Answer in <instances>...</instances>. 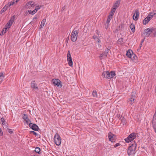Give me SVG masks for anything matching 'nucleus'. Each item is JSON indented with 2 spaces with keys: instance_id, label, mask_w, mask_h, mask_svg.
<instances>
[{
  "instance_id": "obj_2",
  "label": "nucleus",
  "mask_w": 156,
  "mask_h": 156,
  "mask_svg": "<svg viewBox=\"0 0 156 156\" xmlns=\"http://www.w3.org/2000/svg\"><path fill=\"white\" fill-rule=\"evenodd\" d=\"M115 75V73L114 71H111L110 73L108 71H104L103 72L102 76L104 78L107 79H111Z\"/></svg>"
},
{
  "instance_id": "obj_25",
  "label": "nucleus",
  "mask_w": 156,
  "mask_h": 156,
  "mask_svg": "<svg viewBox=\"0 0 156 156\" xmlns=\"http://www.w3.org/2000/svg\"><path fill=\"white\" fill-rule=\"evenodd\" d=\"M131 57L130 58L132 60L137 59V57L136 55L133 53L131 55Z\"/></svg>"
},
{
  "instance_id": "obj_34",
  "label": "nucleus",
  "mask_w": 156,
  "mask_h": 156,
  "mask_svg": "<svg viewBox=\"0 0 156 156\" xmlns=\"http://www.w3.org/2000/svg\"><path fill=\"white\" fill-rule=\"evenodd\" d=\"M42 7V6H41V5H40V6L37 5L36 7L34 10L35 11H36V12H37V10L38 9H40Z\"/></svg>"
},
{
  "instance_id": "obj_22",
  "label": "nucleus",
  "mask_w": 156,
  "mask_h": 156,
  "mask_svg": "<svg viewBox=\"0 0 156 156\" xmlns=\"http://www.w3.org/2000/svg\"><path fill=\"white\" fill-rule=\"evenodd\" d=\"M130 28L131 29L132 32L134 33L135 31V27L134 24L133 23H131L130 26Z\"/></svg>"
},
{
  "instance_id": "obj_9",
  "label": "nucleus",
  "mask_w": 156,
  "mask_h": 156,
  "mask_svg": "<svg viewBox=\"0 0 156 156\" xmlns=\"http://www.w3.org/2000/svg\"><path fill=\"white\" fill-rule=\"evenodd\" d=\"M52 82L55 86H57L58 87L60 86V87L62 86V82L59 80L54 79L52 80Z\"/></svg>"
},
{
  "instance_id": "obj_48",
  "label": "nucleus",
  "mask_w": 156,
  "mask_h": 156,
  "mask_svg": "<svg viewBox=\"0 0 156 156\" xmlns=\"http://www.w3.org/2000/svg\"><path fill=\"white\" fill-rule=\"evenodd\" d=\"M145 36L144 37V38L142 40V41H141V45H142V43L144 42V40H145Z\"/></svg>"
},
{
  "instance_id": "obj_45",
  "label": "nucleus",
  "mask_w": 156,
  "mask_h": 156,
  "mask_svg": "<svg viewBox=\"0 0 156 156\" xmlns=\"http://www.w3.org/2000/svg\"><path fill=\"white\" fill-rule=\"evenodd\" d=\"M3 135V132L2 131L1 129V128H0V136H2Z\"/></svg>"
},
{
  "instance_id": "obj_42",
  "label": "nucleus",
  "mask_w": 156,
  "mask_h": 156,
  "mask_svg": "<svg viewBox=\"0 0 156 156\" xmlns=\"http://www.w3.org/2000/svg\"><path fill=\"white\" fill-rule=\"evenodd\" d=\"M5 6V7L7 9L9 8L10 6V5H9V3H8Z\"/></svg>"
},
{
  "instance_id": "obj_26",
  "label": "nucleus",
  "mask_w": 156,
  "mask_h": 156,
  "mask_svg": "<svg viewBox=\"0 0 156 156\" xmlns=\"http://www.w3.org/2000/svg\"><path fill=\"white\" fill-rule=\"evenodd\" d=\"M5 76L2 73H0V82H2Z\"/></svg>"
},
{
  "instance_id": "obj_11",
  "label": "nucleus",
  "mask_w": 156,
  "mask_h": 156,
  "mask_svg": "<svg viewBox=\"0 0 156 156\" xmlns=\"http://www.w3.org/2000/svg\"><path fill=\"white\" fill-rule=\"evenodd\" d=\"M153 32V28H148L144 30L145 37H148Z\"/></svg>"
},
{
  "instance_id": "obj_50",
  "label": "nucleus",
  "mask_w": 156,
  "mask_h": 156,
  "mask_svg": "<svg viewBox=\"0 0 156 156\" xmlns=\"http://www.w3.org/2000/svg\"><path fill=\"white\" fill-rule=\"evenodd\" d=\"M93 39H96L97 38H98L96 36L94 35L93 37Z\"/></svg>"
},
{
  "instance_id": "obj_3",
  "label": "nucleus",
  "mask_w": 156,
  "mask_h": 156,
  "mask_svg": "<svg viewBox=\"0 0 156 156\" xmlns=\"http://www.w3.org/2000/svg\"><path fill=\"white\" fill-rule=\"evenodd\" d=\"M79 33L78 30H77L76 27H75L71 34V39L73 42L75 41L77 39L78 34Z\"/></svg>"
},
{
  "instance_id": "obj_39",
  "label": "nucleus",
  "mask_w": 156,
  "mask_h": 156,
  "mask_svg": "<svg viewBox=\"0 0 156 156\" xmlns=\"http://www.w3.org/2000/svg\"><path fill=\"white\" fill-rule=\"evenodd\" d=\"M24 120L26 121V122L27 124H28L29 122H31L30 121L28 118H27V119Z\"/></svg>"
},
{
  "instance_id": "obj_52",
  "label": "nucleus",
  "mask_w": 156,
  "mask_h": 156,
  "mask_svg": "<svg viewBox=\"0 0 156 156\" xmlns=\"http://www.w3.org/2000/svg\"><path fill=\"white\" fill-rule=\"evenodd\" d=\"M98 43H100V42H101V41H100V40L99 39H98Z\"/></svg>"
},
{
  "instance_id": "obj_27",
  "label": "nucleus",
  "mask_w": 156,
  "mask_h": 156,
  "mask_svg": "<svg viewBox=\"0 0 156 156\" xmlns=\"http://www.w3.org/2000/svg\"><path fill=\"white\" fill-rule=\"evenodd\" d=\"M152 33L153 34V36L151 34V37H154L156 36V29L153 28V32Z\"/></svg>"
},
{
  "instance_id": "obj_30",
  "label": "nucleus",
  "mask_w": 156,
  "mask_h": 156,
  "mask_svg": "<svg viewBox=\"0 0 156 156\" xmlns=\"http://www.w3.org/2000/svg\"><path fill=\"white\" fill-rule=\"evenodd\" d=\"M123 38H120L117 41V43L119 44H121L123 42Z\"/></svg>"
},
{
  "instance_id": "obj_6",
  "label": "nucleus",
  "mask_w": 156,
  "mask_h": 156,
  "mask_svg": "<svg viewBox=\"0 0 156 156\" xmlns=\"http://www.w3.org/2000/svg\"><path fill=\"white\" fill-rule=\"evenodd\" d=\"M54 141L57 146L59 145L61 143V138L58 133H56L54 138Z\"/></svg>"
},
{
  "instance_id": "obj_31",
  "label": "nucleus",
  "mask_w": 156,
  "mask_h": 156,
  "mask_svg": "<svg viewBox=\"0 0 156 156\" xmlns=\"http://www.w3.org/2000/svg\"><path fill=\"white\" fill-rule=\"evenodd\" d=\"M112 18V16H109V15H108V18L106 21V23L107 24H108Z\"/></svg>"
},
{
  "instance_id": "obj_13",
  "label": "nucleus",
  "mask_w": 156,
  "mask_h": 156,
  "mask_svg": "<svg viewBox=\"0 0 156 156\" xmlns=\"http://www.w3.org/2000/svg\"><path fill=\"white\" fill-rule=\"evenodd\" d=\"M109 51V49H108V48H106L105 49V51L100 55V58L101 59L104 56L105 57H107L108 55V53Z\"/></svg>"
},
{
  "instance_id": "obj_58",
  "label": "nucleus",
  "mask_w": 156,
  "mask_h": 156,
  "mask_svg": "<svg viewBox=\"0 0 156 156\" xmlns=\"http://www.w3.org/2000/svg\"><path fill=\"white\" fill-rule=\"evenodd\" d=\"M156 14V13H154L153 15V16L154 15H155Z\"/></svg>"
},
{
  "instance_id": "obj_18",
  "label": "nucleus",
  "mask_w": 156,
  "mask_h": 156,
  "mask_svg": "<svg viewBox=\"0 0 156 156\" xmlns=\"http://www.w3.org/2000/svg\"><path fill=\"white\" fill-rule=\"evenodd\" d=\"M116 10V8H112L111 9L109 14V16H112L114 15Z\"/></svg>"
},
{
  "instance_id": "obj_14",
  "label": "nucleus",
  "mask_w": 156,
  "mask_h": 156,
  "mask_svg": "<svg viewBox=\"0 0 156 156\" xmlns=\"http://www.w3.org/2000/svg\"><path fill=\"white\" fill-rule=\"evenodd\" d=\"M139 15V14L138 9H136L135 13L133 15V19L135 21L137 20L138 19Z\"/></svg>"
},
{
  "instance_id": "obj_53",
  "label": "nucleus",
  "mask_w": 156,
  "mask_h": 156,
  "mask_svg": "<svg viewBox=\"0 0 156 156\" xmlns=\"http://www.w3.org/2000/svg\"><path fill=\"white\" fill-rule=\"evenodd\" d=\"M108 24H107V26H106V28L107 29V28H108Z\"/></svg>"
},
{
  "instance_id": "obj_7",
  "label": "nucleus",
  "mask_w": 156,
  "mask_h": 156,
  "mask_svg": "<svg viewBox=\"0 0 156 156\" xmlns=\"http://www.w3.org/2000/svg\"><path fill=\"white\" fill-rule=\"evenodd\" d=\"M15 18V15H14L11 18L9 21L5 25V30H7L11 26L12 24L14 21Z\"/></svg>"
},
{
  "instance_id": "obj_15",
  "label": "nucleus",
  "mask_w": 156,
  "mask_h": 156,
  "mask_svg": "<svg viewBox=\"0 0 156 156\" xmlns=\"http://www.w3.org/2000/svg\"><path fill=\"white\" fill-rule=\"evenodd\" d=\"M152 122L153 128L154 129V132L156 133V117L154 118L153 117Z\"/></svg>"
},
{
  "instance_id": "obj_49",
  "label": "nucleus",
  "mask_w": 156,
  "mask_h": 156,
  "mask_svg": "<svg viewBox=\"0 0 156 156\" xmlns=\"http://www.w3.org/2000/svg\"><path fill=\"white\" fill-rule=\"evenodd\" d=\"M9 5H10V6H11V5H13L14 4V2H9Z\"/></svg>"
},
{
  "instance_id": "obj_33",
  "label": "nucleus",
  "mask_w": 156,
  "mask_h": 156,
  "mask_svg": "<svg viewBox=\"0 0 156 156\" xmlns=\"http://www.w3.org/2000/svg\"><path fill=\"white\" fill-rule=\"evenodd\" d=\"M7 9L6 8V7L4 6V7L2 9L1 11V13L2 14V13L5 12Z\"/></svg>"
},
{
  "instance_id": "obj_23",
  "label": "nucleus",
  "mask_w": 156,
  "mask_h": 156,
  "mask_svg": "<svg viewBox=\"0 0 156 156\" xmlns=\"http://www.w3.org/2000/svg\"><path fill=\"white\" fill-rule=\"evenodd\" d=\"M121 123L122 124L124 125H126L127 123L126 120L125 118L124 117H122V118L121 119Z\"/></svg>"
},
{
  "instance_id": "obj_56",
  "label": "nucleus",
  "mask_w": 156,
  "mask_h": 156,
  "mask_svg": "<svg viewBox=\"0 0 156 156\" xmlns=\"http://www.w3.org/2000/svg\"><path fill=\"white\" fill-rule=\"evenodd\" d=\"M141 46H142V45H141V42H140V48L141 47Z\"/></svg>"
},
{
  "instance_id": "obj_19",
  "label": "nucleus",
  "mask_w": 156,
  "mask_h": 156,
  "mask_svg": "<svg viewBox=\"0 0 156 156\" xmlns=\"http://www.w3.org/2000/svg\"><path fill=\"white\" fill-rule=\"evenodd\" d=\"M120 3V0H118L116 1L115 3H114V5H113L114 8H116V9L117 8L119 7V4Z\"/></svg>"
},
{
  "instance_id": "obj_57",
  "label": "nucleus",
  "mask_w": 156,
  "mask_h": 156,
  "mask_svg": "<svg viewBox=\"0 0 156 156\" xmlns=\"http://www.w3.org/2000/svg\"><path fill=\"white\" fill-rule=\"evenodd\" d=\"M16 0H13V2H14V3L16 2Z\"/></svg>"
},
{
  "instance_id": "obj_16",
  "label": "nucleus",
  "mask_w": 156,
  "mask_h": 156,
  "mask_svg": "<svg viewBox=\"0 0 156 156\" xmlns=\"http://www.w3.org/2000/svg\"><path fill=\"white\" fill-rule=\"evenodd\" d=\"M30 85L31 87L33 90L35 89H38V87L37 86V84L35 81L31 82Z\"/></svg>"
},
{
  "instance_id": "obj_12",
  "label": "nucleus",
  "mask_w": 156,
  "mask_h": 156,
  "mask_svg": "<svg viewBox=\"0 0 156 156\" xmlns=\"http://www.w3.org/2000/svg\"><path fill=\"white\" fill-rule=\"evenodd\" d=\"M115 136L111 132H109L108 133V137L109 140L112 142L115 141Z\"/></svg>"
},
{
  "instance_id": "obj_38",
  "label": "nucleus",
  "mask_w": 156,
  "mask_h": 156,
  "mask_svg": "<svg viewBox=\"0 0 156 156\" xmlns=\"http://www.w3.org/2000/svg\"><path fill=\"white\" fill-rule=\"evenodd\" d=\"M33 1H30V2H28L26 5V6H28L29 5H30L31 3H33Z\"/></svg>"
},
{
  "instance_id": "obj_29",
  "label": "nucleus",
  "mask_w": 156,
  "mask_h": 156,
  "mask_svg": "<svg viewBox=\"0 0 156 156\" xmlns=\"http://www.w3.org/2000/svg\"><path fill=\"white\" fill-rule=\"evenodd\" d=\"M6 30H5V27L2 30L1 32L0 33V35L1 36L3 35L6 32Z\"/></svg>"
},
{
  "instance_id": "obj_4",
  "label": "nucleus",
  "mask_w": 156,
  "mask_h": 156,
  "mask_svg": "<svg viewBox=\"0 0 156 156\" xmlns=\"http://www.w3.org/2000/svg\"><path fill=\"white\" fill-rule=\"evenodd\" d=\"M135 97V93L133 92L131 93L129 98L127 100V103L130 105H132L134 102Z\"/></svg>"
},
{
  "instance_id": "obj_32",
  "label": "nucleus",
  "mask_w": 156,
  "mask_h": 156,
  "mask_svg": "<svg viewBox=\"0 0 156 156\" xmlns=\"http://www.w3.org/2000/svg\"><path fill=\"white\" fill-rule=\"evenodd\" d=\"M28 12L30 14L32 15L34 14L36 12V11H35L34 10L33 11H31V10H28Z\"/></svg>"
},
{
  "instance_id": "obj_10",
  "label": "nucleus",
  "mask_w": 156,
  "mask_h": 156,
  "mask_svg": "<svg viewBox=\"0 0 156 156\" xmlns=\"http://www.w3.org/2000/svg\"><path fill=\"white\" fill-rule=\"evenodd\" d=\"M29 126L30 128L34 131H38L40 130L38 126L35 124L30 123L29 124Z\"/></svg>"
},
{
  "instance_id": "obj_5",
  "label": "nucleus",
  "mask_w": 156,
  "mask_h": 156,
  "mask_svg": "<svg viewBox=\"0 0 156 156\" xmlns=\"http://www.w3.org/2000/svg\"><path fill=\"white\" fill-rule=\"evenodd\" d=\"M136 137V133H133L129 135L125 139L126 143H128L133 140Z\"/></svg>"
},
{
  "instance_id": "obj_36",
  "label": "nucleus",
  "mask_w": 156,
  "mask_h": 156,
  "mask_svg": "<svg viewBox=\"0 0 156 156\" xmlns=\"http://www.w3.org/2000/svg\"><path fill=\"white\" fill-rule=\"evenodd\" d=\"M27 118H28L27 115L25 114H23V116L22 117V118L24 120L27 119Z\"/></svg>"
},
{
  "instance_id": "obj_44",
  "label": "nucleus",
  "mask_w": 156,
  "mask_h": 156,
  "mask_svg": "<svg viewBox=\"0 0 156 156\" xmlns=\"http://www.w3.org/2000/svg\"><path fill=\"white\" fill-rule=\"evenodd\" d=\"M116 116L118 118V119H121V118L122 117V116H120V115H119V114H117V115H116Z\"/></svg>"
},
{
  "instance_id": "obj_40",
  "label": "nucleus",
  "mask_w": 156,
  "mask_h": 156,
  "mask_svg": "<svg viewBox=\"0 0 156 156\" xmlns=\"http://www.w3.org/2000/svg\"><path fill=\"white\" fill-rule=\"evenodd\" d=\"M8 129V132L10 133V134H12L13 133V131H12V129H9V128Z\"/></svg>"
},
{
  "instance_id": "obj_51",
  "label": "nucleus",
  "mask_w": 156,
  "mask_h": 156,
  "mask_svg": "<svg viewBox=\"0 0 156 156\" xmlns=\"http://www.w3.org/2000/svg\"><path fill=\"white\" fill-rule=\"evenodd\" d=\"M96 33L97 34L99 35V31L98 30H97L96 31Z\"/></svg>"
},
{
  "instance_id": "obj_17",
  "label": "nucleus",
  "mask_w": 156,
  "mask_h": 156,
  "mask_svg": "<svg viewBox=\"0 0 156 156\" xmlns=\"http://www.w3.org/2000/svg\"><path fill=\"white\" fill-rule=\"evenodd\" d=\"M133 53V52L131 50L129 49L127 51L126 55L128 57L130 58L131 57V55Z\"/></svg>"
},
{
  "instance_id": "obj_21",
  "label": "nucleus",
  "mask_w": 156,
  "mask_h": 156,
  "mask_svg": "<svg viewBox=\"0 0 156 156\" xmlns=\"http://www.w3.org/2000/svg\"><path fill=\"white\" fill-rule=\"evenodd\" d=\"M45 22V19H44L42 21L41 24L40 26V29L41 30L42 28L44 26Z\"/></svg>"
},
{
  "instance_id": "obj_43",
  "label": "nucleus",
  "mask_w": 156,
  "mask_h": 156,
  "mask_svg": "<svg viewBox=\"0 0 156 156\" xmlns=\"http://www.w3.org/2000/svg\"><path fill=\"white\" fill-rule=\"evenodd\" d=\"M120 145H121V144L120 143H117L115 144V145L114 147L115 148L118 146H120Z\"/></svg>"
},
{
  "instance_id": "obj_55",
  "label": "nucleus",
  "mask_w": 156,
  "mask_h": 156,
  "mask_svg": "<svg viewBox=\"0 0 156 156\" xmlns=\"http://www.w3.org/2000/svg\"><path fill=\"white\" fill-rule=\"evenodd\" d=\"M19 0H16V3L17 2H18V1H19Z\"/></svg>"
},
{
  "instance_id": "obj_20",
  "label": "nucleus",
  "mask_w": 156,
  "mask_h": 156,
  "mask_svg": "<svg viewBox=\"0 0 156 156\" xmlns=\"http://www.w3.org/2000/svg\"><path fill=\"white\" fill-rule=\"evenodd\" d=\"M150 19L146 17L144 19L143 21V23L144 24L146 25L147 24L148 22L150 21Z\"/></svg>"
},
{
  "instance_id": "obj_24",
  "label": "nucleus",
  "mask_w": 156,
  "mask_h": 156,
  "mask_svg": "<svg viewBox=\"0 0 156 156\" xmlns=\"http://www.w3.org/2000/svg\"><path fill=\"white\" fill-rule=\"evenodd\" d=\"M1 121L2 122V124L5 126H6V128H7L8 126H7V125H6V123L3 117L1 119Z\"/></svg>"
},
{
  "instance_id": "obj_35",
  "label": "nucleus",
  "mask_w": 156,
  "mask_h": 156,
  "mask_svg": "<svg viewBox=\"0 0 156 156\" xmlns=\"http://www.w3.org/2000/svg\"><path fill=\"white\" fill-rule=\"evenodd\" d=\"M92 95L94 97L97 96V92L95 90H94L92 92Z\"/></svg>"
},
{
  "instance_id": "obj_37",
  "label": "nucleus",
  "mask_w": 156,
  "mask_h": 156,
  "mask_svg": "<svg viewBox=\"0 0 156 156\" xmlns=\"http://www.w3.org/2000/svg\"><path fill=\"white\" fill-rule=\"evenodd\" d=\"M30 133H33L34 135H35V136H37L38 134L35 132L33 131H30Z\"/></svg>"
},
{
  "instance_id": "obj_1",
  "label": "nucleus",
  "mask_w": 156,
  "mask_h": 156,
  "mask_svg": "<svg viewBox=\"0 0 156 156\" xmlns=\"http://www.w3.org/2000/svg\"><path fill=\"white\" fill-rule=\"evenodd\" d=\"M132 143L129 147L127 151L128 155L129 156L134 154L136 148V144L135 141L132 142Z\"/></svg>"
},
{
  "instance_id": "obj_46",
  "label": "nucleus",
  "mask_w": 156,
  "mask_h": 156,
  "mask_svg": "<svg viewBox=\"0 0 156 156\" xmlns=\"http://www.w3.org/2000/svg\"><path fill=\"white\" fill-rule=\"evenodd\" d=\"M34 3H35L34 2H33V3H31L30 5L31 7H34V6L35 5L34 4Z\"/></svg>"
},
{
  "instance_id": "obj_54",
  "label": "nucleus",
  "mask_w": 156,
  "mask_h": 156,
  "mask_svg": "<svg viewBox=\"0 0 156 156\" xmlns=\"http://www.w3.org/2000/svg\"><path fill=\"white\" fill-rule=\"evenodd\" d=\"M37 19V17H35L33 19L34 20H35V19Z\"/></svg>"
},
{
  "instance_id": "obj_47",
  "label": "nucleus",
  "mask_w": 156,
  "mask_h": 156,
  "mask_svg": "<svg viewBox=\"0 0 156 156\" xmlns=\"http://www.w3.org/2000/svg\"><path fill=\"white\" fill-rule=\"evenodd\" d=\"M65 9H66V7H65V6H64L62 7V8L61 11H63Z\"/></svg>"
},
{
  "instance_id": "obj_8",
  "label": "nucleus",
  "mask_w": 156,
  "mask_h": 156,
  "mask_svg": "<svg viewBox=\"0 0 156 156\" xmlns=\"http://www.w3.org/2000/svg\"><path fill=\"white\" fill-rule=\"evenodd\" d=\"M67 60L69 66L72 67L73 65V63L69 51H68L67 54Z\"/></svg>"
},
{
  "instance_id": "obj_41",
  "label": "nucleus",
  "mask_w": 156,
  "mask_h": 156,
  "mask_svg": "<svg viewBox=\"0 0 156 156\" xmlns=\"http://www.w3.org/2000/svg\"><path fill=\"white\" fill-rule=\"evenodd\" d=\"M153 17V15H149L147 16V17L148 18H150V19H151Z\"/></svg>"
},
{
  "instance_id": "obj_28",
  "label": "nucleus",
  "mask_w": 156,
  "mask_h": 156,
  "mask_svg": "<svg viewBox=\"0 0 156 156\" xmlns=\"http://www.w3.org/2000/svg\"><path fill=\"white\" fill-rule=\"evenodd\" d=\"M41 151L40 148L38 147H36L35 149V151L37 153H38V154H40V151Z\"/></svg>"
}]
</instances>
